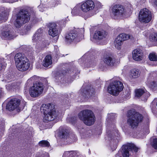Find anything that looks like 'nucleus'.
<instances>
[{
    "instance_id": "obj_27",
    "label": "nucleus",
    "mask_w": 157,
    "mask_h": 157,
    "mask_svg": "<svg viewBox=\"0 0 157 157\" xmlns=\"http://www.w3.org/2000/svg\"><path fill=\"white\" fill-rule=\"evenodd\" d=\"M111 131H108V130H107V134L105 137V138L106 140H108L109 141H111V143H112V140H115V142L116 143L117 138L115 137H114V136H113V137H112L111 135H112V133Z\"/></svg>"
},
{
    "instance_id": "obj_18",
    "label": "nucleus",
    "mask_w": 157,
    "mask_h": 157,
    "mask_svg": "<svg viewBox=\"0 0 157 157\" xmlns=\"http://www.w3.org/2000/svg\"><path fill=\"white\" fill-rule=\"evenodd\" d=\"M106 36V32L104 30L98 31L95 32L93 38L98 40H100L105 37Z\"/></svg>"
},
{
    "instance_id": "obj_3",
    "label": "nucleus",
    "mask_w": 157,
    "mask_h": 157,
    "mask_svg": "<svg viewBox=\"0 0 157 157\" xmlns=\"http://www.w3.org/2000/svg\"><path fill=\"white\" fill-rule=\"evenodd\" d=\"M16 17L14 25L16 28H19L29 21L30 14L27 10L23 9L16 14Z\"/></svg>"
},
{
    "instance_id": "obj_30",
    "label": "nucleus",
    "mask_w": 157,
    "mask_h": 157,
    "mask_svg": "<svg viewBox=\"0 0 157 157\" xmlns=\"http://www.w3.org/2000/svg\"><path fill=\"white\" fill-rule=\"evenodd\" d=\"M140 75V71L137 69H134L131 71L130 75L132 78H137Z\"/></svg>"
},
{
    "instance_id": "obj_52",
    "label": "nucleus",
    "mask_w": 157,
    "mask_h": 157,
    "mask_svg": "<svg viewBox=\"0 0 157 157\" xmlns=\"http://www.w3.org/2000/svg\"><path fill=\"white\" fill-rule=\"evenodd\" d=\"M115 147H116H116H116V146H115Z\"/></svg>"
},
{
    "instance_id": "obj_13",
    "label": "nucleus",
    "mask_w": 157,
    "mask_h": 157,
    "mask_svg": "<svg viewBox=\"0 0 157 157\" xmlns=\"http://www.w3.org/2000/svg\"><path fill=\"white\" fill-rule=\"evenodd\" d=\"M103 61L107 66L112 67L114 65L116 60L113 56L106 55L104 56Z\"/></svg>"
},
{
    "instance_id": "obj_24",
    "label": "nucleus",
    "mask_w": 157,
    "mask_h": 157,
    "mask_svg": "<svg viewBox=\"0 0 157 157\" xmlns=\"http://www.w3.org/2000/svg\"><path fill=\"white\" fill-rule=\"evenodd\" d=\"M69 133L68 130L66 128L62 129L59 133V135L60 137L62 138L66 139V140L70 139V137L68 136Z\"/></svg>"
},
{
    "instance_id": "obj_36",
    "label": "nucleus",
    "mask_w": 157,
    "mask_h": 157,
    "mask_svg": "<svg viewBox=\"0 0 157 157\" xmlns=\"http://www.w3.org/2000/svg\"><path fill=\"white\" fill-rule=\"evenodd\" d=\"M39 145L43 147H49L50 145L49 143L46 140H43L40 141L39 143Z\"/></svg>"
},
{
    "instance_id": "obj_8",
    "label": "nucleus",
    "mask_w": 157,
    "mask_h": 157,
    "mask_svg": "<svg viewBox=\"0 0 157 157\" xmlns=\"http://www.w3.org/2000/svg\"><path fill=\"white\" fill-rule=\"evenodd\" d=\"M101 7V3L98 2L95 4L93 1L89 0V17L96 14Z\"/></svg>"
},
{
    "instance_id": "obj_41",
    "label": "nucleus",
    "mask_w": 157,
    "mask_h": 157,
    "mask_svg": "<svg viewBox=\"0 0 157 157\" xmlns=\"http://www.w3.org/2000/svg\"><path fill=\"white\" fill-rule=\"evenodd\" d=\"M88 56V54H85L82 56L81 58L79 59V61L81 62L82 60L83 61V62L87 61Z\"/></svg>"
},
{
    "instance_id": "obj_16",
    "label": "nucleus",
    "mask_w": 157,
    "mask_h": 157,
    "mask_svg": "<svg viewBox=\"0 0 157 157\" xmlns=\"http://www.w3.org/2000/svg\"><path fill=\"white\" fill-rule=\"evenodd\" d=\"M18 70L21 71H24L27 70L29 67L30 64L28 62V60L25 62L19 63L16 64Z\"/></svg>"
},
{
    "instance_id": "obj_9",
    "label": "nucleus",
    "mask_w": 157,
    "mask_h": 157,
    "mask_svg": "<svg viewBox=\"0 0 157 157\" xmlns=\"http://www.w3.org/2000/svg\"><path fill=\"white\" fill-rule=\"evenodd\" d=\"M21 100L17 98H14L11 99L6 105V109L10 111H12L15 109L19 110V105Z\"/></svg>"
},
{
    "instance_id": "obj_33",
    "label": "nucleus",
    "mask_w": 157,
    "mask_h": 157,
    "mask_svg": "<svg viewBox=\"0 0 157 157\" xmlns=\"http://www.w3.org/2000/svg\"><path fill=\"white\" fill-rule=\"evenodd\" d=\"M118 37H120V39L123 41L130 39L132 36L130 35L123 33L120 34Z\"/></svg>"
},
{
    "instance_id": "obj_43",
    "label": "nucleus",
    "mask_w": 157,
    "mask_h": 157,
    "mask_svg": "<svg viewBox=\"0 0 157 157\" xmlns=\"http://www.w3.org/2000/svg\"><path fill=\"white\" fill-rule=\"evenodd\" d=\"M51 3H52L53 4L52 6H50L51 7H55L56 5V3L55 2H52Z\"/></svg>"
},
{
    "instance_id": "obj_6",
    "label": "nucleus",
    "mask_w": 157,
    "mask_h": 157,
    "mask_svg": "<svg viewBox=\"0 0 157 157\" xmlns=\"http://www.w3.org/2000/svg\"><path fill=\"white\" fill-rule=\"evenodd\" d=\"M151 13L149 10L146 8L140 10L139 15L140 21L148 23L151 21Z\"/></svg>"
},
{
    "instance_id": "obj_2",
    "label": "nucleus",
    "mask_w": 157,
    "mask_h": 157,
    "mask_svg": "<svg viewBox=\"0 0 157 157\" xmlns=\"http://www.w3.org/2000/svg\"><path fill=\"white\" fill-rule=\"evenodd\" d=\"M127 117V125L132 129L136 128L143 120V116L141 114L138 112H134L131 110L128 111Z\"/></svg>"
},
{
    "instance_id": "obj_25",
    "label": "nucleus",
    "mask_w": 157,
    "mask_h": 157,
    "mask_svg": "<svg viewBox=\"0 0 157 157\" xmlns=\"http://www.w3.org/2000/svg\"><path fill=\"white\" fill-rule=\"evenodd\" d=\"M81 10L83 12L87 13L88 11V1L83 2L80 5Z\"/></svg>"
},
{
    "instance_id": "obj_17",
    "label": "nucleus",
    "mask_w": 157,
    "mask_h": 157,
    "mask_svg": "<svg viewBox=\"0 0 157 157\" xmlns=\"http://www.w3.org/2000/svg\"><path fill=\"white\" fill-rule=\"evenodd\" d=\"M43 30L40 28L37 30L33 37V41L34 42H39L42 40L43 35Z\"/></svg>"
},
{
    "instance_id": "obj_1",
    "label": "nucleus",
    "mask_w": 157,
    "mask_h": 157,
    "mask_svg": "<svg viewBox=\"0 0 157 157\" xmlns=\"http://www.w3.org/2000/svg\"><path fill=\"white\" fill-rule=\"evenodd\" d=\"M40 110L43 113L44 121H52L59 115L58 113L55 110L54 105L51 104H43L40 107Z\"/></svg>"
},
{
    "instance_id": "obj_7",
    "label": "nucleus",
    "mask_w": 157,
    "mask_h": 157,
    "mask_svg": "<svg viewBox=\"0 0 157 157\" xmlns=\"http://www.w3.org/2000/svg\"><path fill=\"white\" fill-rule=\"evenodd\" d=\"M111 8L112 13L114 16V19L122 16L125 12L124 7L121 5H115L111 6Z\"/></svg>"
},
{
    "instance_id": "obj_15",
    "label": "nucleus",
    "mask_w": 157,
    "mask_h": 157,
    "mask_svg": "<svg viewBox=\"0 0 157 157\" xmlns=\"http://www.w3.org/2000/svg\"><path fill=\"white\" fill-rule=\"evenodd\" d=\"M65 40L68 42L72 41L74 40H76L77 41H80L79 38L76 36V33L74 31H72L67 34L65 36Z\"/></svg>"
},
{
    "instance_id": "obj_5",
    "label": "nucleus",
    "mask_w": 157,
    "mask_h": 157,
    "mask_svg": "<svg viewBox=\"0 0 157 157\" xmlns=\"http://www.w3.org/2000/svg\"><path fill=\"white\" fill-rule=\"evenodd\" d=\"M123 83L117 79L113 78L107 88L108 92L114 96H117L119 92L123 89Z\"/></svg>"
},
{
    "instance_id": "obj_49",
    "label": "nucleus",
    "mask_w": 157,
    "mask_h": 157,
    "mask_svg": "<svg viewBox=\"0 0 157 157\" xmlns=\"http://www.w3.org/2000/svg\"><path fill=\"white\" fill-rule=\"evenodd\" d=\"M84 18L85 20H86L88 18V17H85Z\"/></svg>"
},
{
    "instance_id": "obj_32",
    "label": "nucleus",
    "mask_w": 157,
    "mask_h": 157,
    "mask_svg": "<svg viewBox=\"0 0 157 157\" xmlns=\"http://www.w3.org/2000/svg\"><path fill=\"white\" fill-rule=\"evenodd\" d=\"M149 58L151 61L157 62L154 64V66L157 65V55L155 53H151L149 55Z\"/></svg>"
},
{
    "instance_id": "obj_51",
    "label": "nucleus",
    "mask_w": 157,
    "mask_h": 157,
    "mask_svg": "<svg viewBox=\"0 0 157 157\" xmlns=\"http://www.w3.org/2000/svg\"><path fill=\"white\" fill-rule=\"evenodd\" d=\"M32 78H30L31 79H32Z\"/></svg>"
},
{
    "instance_id": "obj_23",
    "label": "nucleus",
    "mask_w": 157,
    "mask_h": 157,
    "mask_svg": "<svg viewBox=\"0 0 157 157\" xmlns=\"http://www.w3.org/2000/svg\"><path fill=\"white\" fill-rule=\"evenodd\" d=\"M52 57L50 55L46 56L43 62V65L45 67H47L52 63Z\"/></svg>"
},
{
    "instance_id": "obj_10",
    "label": "nucleus",
    "mask_w": 157,
    "mask_h": 157,
    "mask_svg": "<svg viewBox=\"0 0 157 157\" xmlns=\"http://www.w3.org/2000/svg\"><path fill=\"white\" fill-rule=\"evenodd\" d=\"M48 26L49 29L48 33L50 35L54 37L58 35L59 32L56 23H50L48 25Z\"/></svg>"
},
{
    "instance_id": "obj_47",
    "label": "nucleus",
    "mask_w": 157,
    "mask_h": 157,
    "mask_svg": "<svg viewBox=\"0 0 157 157\" xmlns=\"http://www.w3.org/2000/svg\"><path fill=\"white\" fill-rule=\"evenodd\" d=\"M74 138H75V139H74V140H72V141H71V142L70 141V142H70V143H71V142H73V141H75V140H76V139H76V137L75 136V137H74Z\"/></svg>"
},
{
    "instance_id": "obj_35",
    "label": "nucleus",
    "mask_w": 157,
    "mask_h": 157,
    "mask_svg": "<svg viewBox=\"0 0 157 157\" xmlns=\"http://www.w3.org/2000/svg\"><path fill=\"white\" fill-rule=\"evenodd\" d=\"M95 93L94 88L92 86H90L89 87V98L91 99L92 97H94Z\"/></svg>"
},
{
    "instance_id": "obj_19",
    "label": "nucleus",
    "mask_w": 157,
    "mask_h": 157,
    "mask_svg": "<svg viewBox=\"0 0 157 157\" xmlns=\"http://www.w3.org/2000/svg\"><path fill=\"white\" fill-rule=\"evenodd\" d=\"M14 59L16 64L25 62V61L27 60L28 59L24 54L21 53L16 54L14 57Z\"/></svg>"
},
{
    "instance_id": "obj_21",
    "label": "nucleus",
    "mask_w": 157,
    "mask_h": 157,
    "mask_svg": "<svg viewBox=\"0 0 157 157\" xmlns=\"http://www.w3.org/2000/svg\"><path fill=\"white\" fill-rule=\"evenodd\" d=\"M0 22H5L8 19V13L5 12V8L2 7L0 8Z\"/></svg>"
},
{
    "instance_id": "obj_28",
    "label": "nucleus",
    "mask_w": 157,
    "mask_h": 157,
    "mask_svg": "<svg viewBox=\"0 0 157 157\" xmlns=\"http://www.w3.org/2000/svg\"><path fill=\"white\" fill-rule=\"evenodd\" d=\"M29 93L30 95L33 98L36 97L40 94L33 86L29 89Z\"/></svg>"
},
{
    "instance_id": "obj_48",
    "label": "nucleus",
    "mask_w": 157,
    "mask_h": 157,
    "mask_svg": "<svg viewBox=\"0 0 157 157\" xmlns=\"http://www.w3.org/2000/svg\"><path fill=\"white\" fill-rule=\"evenodd\" d=\"M56 55H57V56H62V55H59V54H56Z\"/></svg>"
},
{
    "instance_id": "obj_39",
    "label": "nucleus",
    "mask_w": 157,
    "mask_h": 157,
    "mask_svg": "<svg viewBox=\"0 0 157 157\" xmlns=\"http://www.w3.org/2000/svg\"><path fill=\"white\" fill-rule=\"evenodd\" d=\"M151 145L153 148L155 150H157V138L153 139L151 142Z\"/></svg>"
},
{
    "instance_id": "obj_14",
    "label": "nucleus",
    "mask_w": 157,
    "mask_h": 157,
    "mask_svg": "<svg viewBox=\"0 0 157 157\" xmlns=\"http://www.w3.org/2000/svg\"><path fill=\"white\" fill-rule=\"evenodd\" d=\"M136 96L137 97H140L143 94L144 97H142L141 100L143 101H145L147 100L148 98L149 97L150 94L148 92H145V90L142 89H139L135 90Z\"/></svg>"
},
{
    "instance_id": "obj_11",
    "label": "nucleus",
    "mask_w": 157,
    "mask_h": 157,
    "mask_svg": "<svg viewBox=\"0 0 157 157\" xmlns=\"http://www.w3.org/2000/svg\"><path fill=\"white\" fill-rule=\"evenodd\" d=\"M132 58L137 61H140L143 59L144 56L142 51L138 48L134 50L132 52Z\"/></svg>"
},
{
    "instance_id": "obj_38",
    "label": "nucleus",
    "mask_w": 157,
    "mask_h": 157,
    "mask_svg": "<svg viewBox=\"0 0 157 157\" xmlns=\"http://www.w3.org/2000/svg\"><path fill=\"white\" fill-rule=\"evenodd\" d=\"M81 94L84 97L88 95V91L87 87L84 88V86L82 87L81 90Z\"/></svg>"
},
{
    "instance_id": "obj_46",
    "label": "nucleus",
    "mask_w": 157,
    "mask_h": 157,
    "mask_svg": "<svg viewBox=\"0 0 157 157\" xmlns=\"http://www.w3.org/2000/svg\"><path fill=\"white\" fill-rule=\"evenodd\" d=\"M2 65L1 63H0V71L2 70Z\"/></svg>"
},
{
    "instance_id": "obj_4",
    "label": "nucleus",
    "mask_w": 157,
    "mask_h": 157,
    "mask_svg": "<svg viewBox=\"0 0 157 157\" xmlns=\"http://www.w3.org/2000/svg\"><path fill=\"white\" fill-rule=\"evenodd\" d=\"M139 149L133 144L127 143L122 146L121 149L115 155V157H128L130 155L129 152H136Z\"/></svg>"
},
{
    "instance_id": "obj_45",
    "label": "nucleus",
    "mask_w": 157,
    "mask_h": 157,
    "mask_svg": "<svg viewBox=\"0 0 157 157\" xmlns=\"http://www.w3.org/2000/svg\"><path fill=\"white\" fill-rule=\"evenodd\" d=\"M154 5L157 7V0H154Z\"/></svg>"
},
{
    "instance_id": "obj_12",
    "label": "nucleus",
    "mask_w": 157,
    "mask_h": 157,
    "mask_svg": "<svg viewBox=\"0 0 157 157\" xmlns=\"http://www.w3.org/2000/svg\"><path fill=\"white\" fill-rule=\"evenodd\" d=\"M79 119L82 121L84 123L88 125V110L86 109L82 111L78 114Z\"/></svg>"
},
{
    "instance_id": "obj_29",
    "label": "nucleus",
    "mask_w": 157,
    "mask_h": 157,
    "mask_svg": "<svg viewBox=\"0 0 157 157\" xmlns=\"http://www.w3.org/2000/svg\"><path fill=\"white\" fill-rule=\"evenodd\" d=\"M122 42L123 41L120 39V37L118 36L114 41L115 47L118 49H120L122 44Z\"/></svg>"
},
{
    "instance_id": "obj_31",
    "label": "nucleus",
    "mask_w": 157,
    "mask_h": 157,
    "mask_svg": "<svg viewBox=\"0 0 157 157\" xmlns=\"http://www.w3.org/2000/svg\"><path fill=\"white\" fill-rule=\"evenodd\" d=\"M84 32V29L81 28V29L78 28L75 30V33H76V36H78L80 38V40L82 39V37L83 34Z\"/></svg>"
},
{
    "instance_id": "obj_40",
    "label": "nucleus",
    "mask_w": 157,
    "mask_h": 157,
    "mask_svg": "<svg viewBox=\"0 0 157 157\" xmlns=\"http://www.w3.org/2000/svg\"><path fill=\"white\" fill-rule=\"evenodd\" d=\"M79 11L78 9L77 6L75 7L72 10V14L73 15L75 16L78 15L79 14Z\"/></svg>"
},
{
    "instance_id": "obj_42",
    "label": "nucleus",
    "mask_w": 157,
    "mask_h": 157,
    "mask_svg": "<svg viewBox=\"0 0 157 157\" xmlns=\"http://www.w3.org/2000/svg\"><path fill=\"white\" fill-rule=\"evenodd\" d=\"M38 8L39 10L41 12H43L44 10V8L43 7H42L40 5L38 6Z\"/></svg>"
},
{
    "instance_id": "obj_34",
    "label": "nucleus",
    "mask_w": 157,
    "mask_h": 157,
    "mask_svg": "<svg viewBox=\"0 0 157 157\" xmlns=\"http://www.w3.org/2000/svg\"><path fill=\"white\" fill-rule=\"evenodd\" d=\"M150 39L152 42L157 43V33H152L150 36Z\"/></svg>"
},
{
    "instance_id": "obj_37",
    "label": "nucleus",
    "mask_w": 157,
    "mask_h": 157,
    "mask_svg": "<svg viewBox=\"0 0 157 157\" xmlns=\"http://www.w3.org/2000/svg\"><path fill=\"white\" fill-rule=\"evenodd\" d=\"M147 83L150 84V87L154 90H157V82L155 81L149 82V81L148 80Z\"/></svg>"
},
{
    "instance_id": "obj_50",
    "label": "nucleus",
    "mask_w": 157,
    "mask_h": 157,
    "mask_svg": "<svg viewBox=\"0 0 157 157\" xmlns=\"http://www.w3.org/2000/svg\"><path fill=\"white\" fill-rule=\"evenodd\" d=\"M18 1V0H16L15 1H14V2H16V1Z\"/></svg>"
},
{
    "instance_id": "obj_44",
    "label": "nucleus",
    "mask_w": 157,
    "mask_h": 157,
    "mask_svg": "<svg viewBox=\"0 0 157 157\" xmlns=\"http://www.w3.org/2000/svg\"><path fill=\"white\" fill-rule=\"evenodd\" d=\"M94 54H95V52H93L92 53V55L93 56L92 57V59H94Z\"/></svg>"
},
{
    "instance_id": "obj_20",
    "label": "nucleus",
    "mask_w": 157,
    "mask_h": 157,
    "mask_svg": "<svg viewBox=\"0 0 157 157\" xmlns=\"http://www.w3.org/2000/svg\"><path fill=\"white\" fill-rule=\"evenodd\" d=\"M2 35L4 37L9 40L13 39L16 36L13 32L9 30L4 31L2 33Z\"/></svg>"
},
{
    "instance_id": "obj_26",
    "label": "nucleus",
    "mask_w": 157,
    "mask_h": 157,
    "mask_svg": "<svg viewBox=\"0 0 157 157\" xmlns=\"http://www.w3.org/2000/svg\"><path fill=\"white\" fill-rule=\"evenodd\" d=\"M95 120V117L94 113L89 109V126L94 124Z\"/></svg>"
},
{
    "instance_id": "obj_22",
    "label": "nucleus",
    "mask_w": 157,
    "mask_h": 157,
    "mask_svg": "<svg viewBox=\"0 0 157 157\" xmlns=\"http://www.w3.org/2000/svg\"><path fill=\"white\" fill-rule=\"evenodd\" d=\"M33 86L40 94L42 93L44 88V85L40 82H38L34 84Z\"/></svg>"
}]
</instances>
